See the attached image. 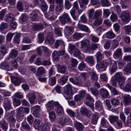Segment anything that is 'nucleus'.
Masks as SVG:
<instances>
[{
  "label": "nucleus",
  "mask_w": 131,
  "mask_h": 131,
  "mask_svg": "<svg viewBox=\"0 0 131 131\" xmlns=\"http://www.w3.org/2000/svg\"><path fill=\"white\" fill-rule=\"evenodd\" d=\"M113 61L110 59L107 60V62L108 64L110 65L109 70L111 73L115 72L117 68V66L116 62L114 61L112 63Z\"/></svg>",
  "instance_id": "39448f33"
},
{
  "label": "nucleus",
  "mask_w": 131,
  "mask_h": 131,
  "mask_svg": "<svg viewBox=\"0 0 131 131\" xmlns=\"http://www.w3.org/2000/svg\"><path fill=\"white\" fill-rule=\"evenodd\" d=\"M85 61L88 63L91 64L94 63V61L93 57L92 56H88L86 57L85 60Z\"/></svg>",
  "instance_id": "4c0bfd02"
},
{
  "label": "nucleus",
  "mask_w": 131,
  "mask_h": 131,
  "mask_svg": "<svg viewBox=\"0 0 131 131\" xmlns=\"http://www.w3.org/2000/svg\"><path fill=\"white\" fill-rule=\"evenodd\" d=\"M29 108L27 107H20L18 108L17 110V113L19 114L21 113L27 114L29 113Z\"/></svg>",
  "instance_id": "ddd939ff"
},
{
  "label": "nucleus",
  "mask_w": 131,
  "mask_h": 131,
  "mask_svg": "<svg viewBox=\"0 0 131 131\" xmlns=\"http://www.w3.org/2000/svg\"><path fill=\"white\" fill-rule=\"evenodd\" d=\"M113 78L114 79L117 81H122V80L125 79L122 73L121 72L116 73L114 75Z\"/></svg>",
  "instance_id": "2eb2a0df"
},
{
  "label": "nucleus",
  "mask_w": 131,
  "mask_h": 131,
  "mask_svg": "<svg viewBox=\"0 0 131 131\" xmlns=\"http://www.w3.org/2000/svg\"><path fill=\"white\" fill-rule=\"evenodd\" d=\"M69 121V119L63 116L59 118V121L60 124L61 125L63 126L65 124Z\"/></svg>",
  "instance_id": "c756f323"
},
{
  "label": "nucleus",
  "mask_w": 131,
  "mask_h": 131,
  "mask_svg": "<svg viewBox=\"0 0 131 131\" xmlns=\"http://www.w3.org/2000/svg\"><path fill=\"white\" fill-rule=\"evenodd\" d=\"M95 19V20L93 23V25L94 26H96L102 24V19L97 18Z\"/></svg>",
  "instance_id": "09e8293b"
},
{
  "label": "nucleus",
  "mask_w": 131,
  "mask_h": 131,
  "mask_svg": "<svg viewBox=\"0 0 131 131\" xmlns=\"http://www.w3.org/2000/svg\"><path fill=\"white\" fill-rule=\"evenodd\" d=\"M45 41L46 42L49 43L51 44L53 43L54 42V40L53 38V34L52 33L50 32L48 34Z\"/></svg>",
  "instance_id": "4468645a"
},
{
  "label": "nucleus",
  "mask_w": 131,
  "mask_h": 131,
  "mask_svg": "<svg viewBox=\"0 0 131 131\" xmlns=\"http://www.w3.org/2000/svg\"><path fill=\"white\" fill-rule=\"evenodd\" d=\"M0 52L1 53L5 54L8 52V50L5 48L4 45H1L0 47Z\"/></svg>",
  "instance_id": "de8ad7c7"
},
{
  "label": "nucleus",
  "mask_w": 131,
  "mask_h": 131,
  "mask_svg": "<svg viewBox=\"0 0 131 131\" xmlns=\"http://www.w3.org/2000/svg\"><path fill=\"white\" fill-rule=\"evenodd\" d=\"M29 17L32 21H36L38 20V15L37 13L35 11L32 12L29 15Z\"/></svg>",
  "instance_id": "4be33fe9"
},
{
  "label": "nucleus",
  "mask_w": 131,
  "mask_h": 131,
  "mask_svg": "<svg viewBox=\"0 0 131 131\" xmlns=\"http://www.w3.org/2000/svg\"><path fill=\"white\" fill-rule=\"evenodd\" d=\"M64 45V42L62 40H57L54 45L55 47L57 48L60 45Z\"/></svg>",
  "instance_id": "680f3d73"
},
{
  "label": "nucleus",
  "mask_w": 131,
  "mask_h": 131,
  "mask_svg": "<svg viewBox=\"0 0 131 131\" xmlns=\"http://www.w3.org/2000/svg\"><path fill=\"white\" fill-rule=\"evenodd\" d=\"M11 101L8 99V98H5L4 99V106L6 110H8L12 108L11 105Z\"/></svg>",
  "instance_id": "1a4fd4ad"
},
{
  "label": "nucleus",
  "mask_w": 131,
  "mask_h": 131,
  "mask_svg": "<svg viewBox=\"0 0 131 131\" xmlns=\"http://www.w3.org/2000/svg\"><path fill=\"white\" fill-rule=\"evenodd\" d=\"M99 92L101 96L104 98L107 97L109 95L108 92L106 89L103 88L100 90Z\"/></svg>",
  "instance_id": "a211bd4d"
},
{
  "label": "nucleus",
  "mask_w": 131,
  "mask_h": 131,
  "mask_svg": "<svg viewBox=\"0 0 131 131\" xmlns=\"http://www.w3.org/2000/svg\"><path fill=\"white\" fill-rule=\"evenodd\" d=\"M18 52L15 49H12L9 54V57L7 59L9 60L10 58L14 59L16 58L18 56Z\"/></svg>",
  "instance_id": "f8f14e48"
},
{
  "label": "nucleus",
  "mask_w": 131,
  "mask_h": 131,
  "mask_svg": "<svg viewBox=\"0 0 131 131\" xmlns=\"http://www.w3.org/2000/svg\"><path fill=\"white\" fill-rule=\"evenodd\" d=\"M42 122L38 119H35L34 123V126L35 128L38 129L39 128H41Z\"/></svg>",
  "instance_id": "aec40b11"
},
{
  "label": "nucleus",
  "mask_w": 131,
  "mask_h": 131,
  "mask_svg": "<svg viewBox=\"0 0 131 131\" xmlns=\"http://www.w3.org/2000/svg\"><path fill=\"white\" fill-rule=\"evenodd\" d=\"M74 127L78 131H82L84 128V126L82 124L78 122H75L74 123Z\"/></svg>",
  "instance_id": "f3484780"
},
{
  "label": "nucleus",
  "mask_w": 131,
  "mask_h": 131,
  "mask_svg": "<svg viewBox=\"0 0 131 131\" xmlns=\"http://www.w3.org/2000/svg\"><path fill=\"white\" fill-rule=\"evenodd\" d=\"M95 56L96 58L97 61L101 60L103 58V55L100 52H98L97 53Z\"/></svg>",
  "instance_id": "338daca9"
},
{
  "label": "nucleus",
  "mask_w": 131,
  "mask_h": 131,
  "mask_svg": "<svg viewBox=\"0 0 131 131\" xmlns=\"http://www.w3.org/2000/svg\"><path fill=\"white\" fill-rule=\"evenodd\" d=\"M49 117L51 120H54L56 118V115L54 111H52L49 113Z\"/></svg>",
  "instance_id": "e2e57ef3"
},
{
  "label": "nucleus",
  "mask_w": 131,
  "mask_h": 131,
  "mask_svg": "<svg viewBox=\"0 0 131 131\" xmlns=\"http://www.w3.org/2000/svg\"><path fill=\"white\" fill-rule=\"evenodd\" d=\"M91 79L93 81H97L98 79V77L96 73L93 71L89 72Z\"/></svg>",
  "instance_id": "a878e982"
},
{
  "label": "nucleus",
  "mask_w": 131,
  "mask_h": 131,
  "mask_svg": "<svg viewBox=\"0 0 131 131\" xmlns=\"http://www.w3.org/2000/svg\"><path fill=\"white\" fill-rule=\"evenodd\" d=\"M15 33H9L6 36V41L7 42L10 41L11 40L13 37Z\"/></svg>",
  "instance_id": "603ef678"
},
{
  "label": "nucleus",
  "mask_w": 131,
  "mask_h": 131,
  "mask_svg": "<svg viewBox=\"0 0 131 131\" xmlns=\"http://www.w3.org/2000/svg\"><path fill=\"white\" fill-rule=\"evenodd\" d=\"M119 17L123 22V24H125L128 23L130 20V16L129 13L126 11L122 12Z\"/></svg>",
  "instance_id": "f03ea898"
},
{
  "label": "nucleus",
  "mask_w": 131,
  "mask_h": 131,
  "mask_svg": "<svg viewBox=\"0 0 131 131\" xmlns=\"http://www.w3.org/2000/svg\"><path fill=\"white\" fill-rule=\"evenodd\" d=\"M54 104L55 107L56 108L57 113L59 116L63 115L64 114V112L62 107L58 102H55Z\"/></svg>",
  "instance_id": "423d86ee"
},
{
  "label": "nucleus",
  "mask_w": 131,
  "mask_h": 131,
  "mask_svg": "<svg viewBox=\"0 0 131 131\" xmlns=\"http://www.w3.org/2000/svg\"><path fill=\"white\" fill-rule=\"evenodd\" d=\"M90 90L92 94L95 96H96L98 95L99 92L96 88H90Z\"/></svg>",
  "instance_id": "4d7b16f0"
},
{
  "label": "nucleus",
  "mask_w": 131,
  "mask_h": 131,
  "mask_svg": "<svg viewBox=\"0 0 131 131\" xmlns=\"http://www.w3.org/2000/svg\"><path fill=\"white\" fill-rule=\"evenodd\" d=\"M69 47L70 49V52L71 54H72L75 50L77 49L75 46L72 44H69Z\"/></svg>",
  "instance_id": "6e6d98bb"
},
{
  "label": "nucleus",
  "mask_w": 131,
  "mask_h": 131,
  "mask_svg": "<svg viewBox=\"0 0 131 131\" xmlns=\"http://www.w3.org/2000/svg\"><path fill=\"white\" fill-rule=\"evenodd\" d=\"M27 96L28 97L30 103L31 104H33L34 102L35 99H36V96L35 94H34L29 93Z\"/></svg>",
  "instance_id": "cd10ccee"
},
{
  "label": "nucleus",
  "mask_w": 131,
  "mask_h": 131,
  "mask_svg": "<svg viewBox=\"0 0 131 131\" xmlns=\"http://www.w3.org/2000/svg\"><path fill=\"white\" fill-rule=\"evenodd\" d=\"M61 29L59 27H56L54 29L55 34L58 36H61L62 34L61 32Z\"/></svg>",
  "instance_id": "37998d69"
},
{
  "label": "nucleus",
  "mask_w": 131,
  "mask_h": 131,
  "mask_svg": "<svg viewBox=\"0 0 131 131\" xmlns=\"http://www.w3.org/2000/svg\"><path fill=\"white\" fill-rule=\"evenodd\" d=\"M81 47L86 48L88 47L90 45V41L87 39H84L81 41Z\"/></svg>",
  "instance_id": "6ab92c4d"
},
{
  "label": "nucleus",
  "mask_w": 131,
  "mask_h": 131,
  "mask_svg": "<svg viewBox=\"0 0 131 131\" xmlns=\"http://www.w3.org/2000/svg\"><path fill=\"white\" fill-rule=\"evenodd\" d=\"M66 111L70 117H74L75 114L72 111L69 109H67Z\"/></svg>",
  "instance_id": "bf43d9fd"
},
{
  "label": "nucleus",
  "mask_w": 131,
  "mask_h": 131,
  "mask_svg": "<svg viewBox=\"0 0 131 131\" xmlns=\"http://www.w3.org/2000/svg\"><path fill=\"white\" fill-rule=\"evenodd\" d=\"M14 18V15L10 13H9L5 16V20L6 21L10 22L12 21Z\"/></svg>",
  "instance_id": "393cba45"
},
{
  "label": "nucleus",
  "mask_w": 131,
  "mask_h": 131,
  "mask_svg": "<svg viewBox=\"0 0 131 131\" xmlns=\"http://www.w3.org/2000/svg\"><path fill=\"white\" fill-rule=\"evenodd\" d=\"M110 18L113 22L117 20V16L116 14L112 13L110 16Z\"/></svg>",
  "instance_id": "13d9d810"
},
{
  "label": "nucleus",
  "mask_w": 131,
  "mask_h": 131,
  "mask_svg": "<svg viewBox=\"0 0 131 131\" xmlns=\"http://www.w3.org/2000/svg\"><path fill=\"white\" fill-rule=\"evenodd\" d=\"M40 7L41 9L43 11H45L47 10V6L45 1L41 2L40 4Z\"/></svg>",
  "instance_id": "8fccbe9b"
},
{
  "label": "nucleus",
  "mask_w": 131,
  "mask_h": 131,
  "mask_svg": "<svg viewBox=\"0 0 131 131\" xmlns=\"http://www.w3.org/2000/svg\"><path fill=\"white\" fill-rule=\"evenodd\" d=\"M113 56L117 58L122 57V49L120 48L117 49L114 52Z\"/></svg>",
  "instance_id": "412c9836"
},
{
  "label": "nucleus",
  "mask_w": 131,
  "mask_h": 131,
  "mask_svg": "<svg viewBox=\"0 0 131 131\" xmlns=\"http://www.w3.org/2000/svg\"><path fill=\"white\" fill-rule=\"evenodd\" d=\"M43 25L41 24H35L33 26V28L35 30L41 29L43 28Z\"/></svg>",
  "instance_id": "c9c22d12"
},
{
  "label": "nucleus",
  "mask_w": 131,
  "mask_h": 131,
  "mask_svg": "<svg viewBox=\"0 0 131 131\" xmlns=\"http://www.w3.org/2000/svg\"><path fill=\"white\" fill-rule=\"evenodd\" d=\"M58 68L59 72L61 73H64L66 71L67 68L65 66L59 65Z\"/></svg>",
  "instance_id": "bb28decb"
},
{
  "label": "nucleus",
  "mask_w": 131,
  "mask_h": 131,
  "mask_svg": "<svg viewBox=\"0 0 131 131\" xmlns=\"http://www.w3.org/2000/svg\"><path fill=\"white\" fill-rule=\"evenodd\" d=\"M77 28L81 30L85 31H88V28L86 26L81 24L78 23L77 25Z\"/></svg>",
  "instance_id": "f704fd0d"
},
{
  "label": "nucleus",
  "mask_w": 131,
  "mask_h": 131,
  "mask_svg": "<svg viewBox=\"0 0 131 131\" xmlns=\"http://www.w3.org/2000/svg\"><path fill=\"white\" fill-rule=\"evenodd\" d=\"M93 8H92L88 10V14L89 19H95L97 18L102 14L101 10H98L95 11Z\"/></svg>",
  "instance_id": "f257e3e1"
},
{
  "label": "nucleus",
  "mask_w": 131,
  "mask_h": 131,
  "mask_svg": "<svg viewBox=\"0 0 131 131\" xmlns=\"http://www.w3.org/2000/svg\"><path fill=\"white\" fill-rule=\"evenodd\" d=\"M44 69L42 67H40L38 68L37 70V73L36 75L38 76H40L45 73Z\"/></svg>",
  "instance_id": "e433bc0d"
},
{
  "label": "nucleus",
  "mask_w": 131,
  "mask_h": 131,
  "mask_svg": "<svg viewBox=\"0 0 131 131\" xmlns=\"http://www.w3.org/2000/svg\"><path fill=\"white\" fill-rule=\"evenodd\" d=\"M97 62V64L96 66V67L98 68H106L108 63L107 62L105 61L100 60Z\"/></svg>",
  "instance_id": "9b49d317"
},
{
  "label": "nucleus",
  "mask_w": 131,
  "mask_h": 131,
  "mask_svg": "<svg viewBox=\"0 0 131 131\" xmlns=\"http://www.w3.org/2000/svg\"><path fill=\"white\" fill-rule=\"evenodd\" d=\"M84 36V34L81 33L76 32L73 35V38L75 39H78Z\"/></svg>",
  "instance_id": "ea45409f"
},
{
  "label": "nucleus",
  "mask_w": 131,
  "mask_h": 131,
  "mask_svg": "<svg viewBox=\"0 0 131 131\" xmlns=\"http://www.w3.org/2000/svg\"><path fill=\"white\" fill-rule=\"evenodd\" d=\"M60 56H62L64 59H67L69 58L68 54L66 53L65 50H64L59 51Z\"/></svg>",
  "instance_id": "a19ab883"
},
{
  "label": "nucleus",
  "mask_w": 131,
  "mask_h": 131,
  "mask_svg": "<svg viewBox=\"0 0 131 131\" xmlns=\"http://www.w3.org/2000/svg\"><path fill=\"white\" fill-rule=\"evenodd\" d=\"M108 119L111 123H113L117 121L118 119V117L117 116L111 115L109 116Z\"/></svg>",
  "instance_id": "7c9ffc66"
},
{
  "label": "nucleus",
  "mask_w": 131,
  "mask_h": 131,
  "mask_svg": "<svg viewBox=\"0 0 131 131\" xmlns=\"http://www.w3.org/2000/svg\"><path fill=\"white\" fill-rule=\"evenodd\" d=\"M123 71L125 72L130 74L131 73V63H129L126 65L123 69Z\"/></svg>",
  "instance_id": "c85d7f7f"
},
{
  "label": "nucleus",
  "mask_w": 131,
  "mask_h": 131,
  "mask_svg": "<svg viewBox=\"0 0 131 131\" xmlns=\"http://www.w3.org/2000/svg\"><path fill=\"white\" fill-rule=\"evenodd\" d=\"M69 80L75 85L80 86L82 84L83 82L82 80L78 77H76L75 80H74L72 78H71L69 79Z\"/></svg>",
  "instance_id": "9d476101"
},
{
  "label": "nucleus",
  "mask_w": 131,
  "mask_h": 131,
  "mask_svg": "<svg viewBox=\"0 0 131 131\" xmlns=\"http://www.w3.org/2000/svg\"><path fill=\"white\" fill-rule=\"evenodd\" d=\"M124 104L128 105L130 104L131 102V97L128 94H125L124 96Z\"/></svg>",
  "instance_id": "b1692460"
},
{
  "label": "nucleus",
  "mask_w": 131,
  "mask_h": 131,
  "mask_svg": "<svg viewBox=\"0 0 131 131\" xmlns=\"http://www.w3.org/2000/svg\"><path fill=\"white\" fill-rule=\"evenodd\" d=\"M49 126L50 124L47 123H45L43 125L42 124L41 128H42L44 131H49Z\"/></svg>",
  "instance_id": "79ce46f5"
},
{
  "label": "nucleus",
  "mask_w": 131,
  "mask_h": 131,
  "mask_svg": "<svg viewBox=\"0 0 131 131\" xmlns=\"http://www.w3.org/2000/svg\"><path fill=\"white\" fill-rule=\"evenodd\" d=\"M60 56L59 51H54L52 53V57L56 61L59 60Z\"/></svg>",
  "instance_id": "2f4dec72"
},
{
  "label": "nucleus",
  "mask_w": 131,
  "mask_h": 131,
  "mask_svg": "<svg viewBox=\"0 0 131 131\" xmlns=\"http://www.w3.org/2000/svg\"><path fill=\"white\" fill-rule=\"evenodd\" d=\"M80 112L81 114L88 117L90 116L91 114V113L90 111L84 108H81L80 110Z\"/></svg>",
  "instance_id": "5701e85b"
},
{
  "label": "nucleus",
  "mask_w": 131,
  "mask_h": 131,
  "mask_svg": "<svg viewBox=\"0 0 131 131\" xmlns=\"http://www.w3.org/2000/svg\"><path fill=\"white\" fill-rule=\"evenodd\" d=\"M119 100L118 99L113 98L111 99V102L112 104L114 106H117L119 103Z\"/></svg>",
  "instance_id": "c03bdc74"
},
{
  "label": "nucleus",
  "mask_w": 131,
  "mask_h": 131,
  "mask_svg": "<svg viewBox=\"0 0 131 131\" xmlns=\"http://www.w3.org/2000/svg\"><path fill=\"white\" fill-rule=\"evenodd\" d=\"M21 127L24 129L30 130V127L27 123L26 122H23L21 124Z\"/></svg>",
  "instance_id": "49530a36"
},
{
  "label": "nucleus",
  "mask_w": 131,
  "mask_h": 131,
  "mask_svg": "<svg viewBox=\"0 0 131 131\" xmlns=\"http://www.w3.org/2000/svg\"><path fill=\"white\" fill-rule=\"evenodd\" d=\"M38 41L39 43H42L44 39V33L40 32L38 35Z\"/></svg>",
  "instance_id": "473e14b6"
},
{
  "label": "nucleus",
  "mask_w": 131,
  "mask_h": 131,
  "mask_svg": "<svg viewBox=\"0 0 131 131\" xmlns=\"http://www.w3.org/2000/svg\"><path fill=\"white\" fill-rule=\"evenodd\" d=\"M58 102H54L52 100L49 101L47 104V108L48 111H51L54 109L53 106H55V103Z\"/></svg>",
  "instance_id": "dca6fc26"
},
{
  "label": "nucleus",
  "mask_w": 131,
  "mask_h": 131,
  "mask_svg": "<svg viewBox=\"0 0 131 131\" xmlns=\"http://www.w3.org/2000/svg\"><path fill=\"white\" fill-rule=\"evenodd\" d=\"M100 78L101 80L102 81H106L108 80V78L105 74H103L100 75Z\"/></svg>",
  "instance_id": "69168bd1"
},
{
  "label": "nucleus",
  "mask_w": 131,
  "mask_h": 131,
  "mask_svg": "<svg viewBox=\"0 0 131 131\" xmlns=\"http://www.w3.org/2000/svg\"><path fill=\"white\" fill-rule=\"evenodd\" d=\"M17 9L19 11H21L23 10L22 2L20 1H18L17 5Z\"/></svg>",
  "instance_id": "3c124183"
},
{
  "label": "nucleus",
  "mask_w": 131,
  "mask_h": 131,
  "mask_svg": "<svg viewBox=\"0 0 131 131\" xmlns=\"http://www.w3.org/2000/svg\"><path fill=\"white\" fill-rule=\"evenodd\" d=\"M64 92L68 96H70L73 94V91L71 85L68 84L65 87Z\"/></svg>",
  "instance_id": "0eeeda50"
},
{
  "label": "nucleus",
  "mask_w": 131,
  "mask_h": 131,
  "mask_svg": "<svg viewBox=\"0 0 131 131\" xmlns=\"http://www.w3.org/2000/svg\"><path fill=\"white\" fill-rule=\"evenodd\" d=\"M15 113L14 111H12L10 113H7L5 115V117L9 120L11 122H15L16 119L14 117Z\"/></svg>",
  "instance_id": "6e6552de"
},
{
  "label": "nucleus",
  "mask_w": 131,
  "mask_h": 131,
  "mask_svg": "<svg viewBox=\"0 0 131 131\" xmlns=\"http://www.w3.org/2000/svg\"><path fill=\"white\" fill-rule=\"evenodd\" d=\"M124 89L126 91H129L131 90V82H129L127 83L125 86Z\"/></svg>",
  "instance_id": "0e129e2a"
},
{
  "label": "nucleus",
  "mask_w": 131,
  "mask_h": 131,
  "mask_svg": "<svg viewBox=\"0 0 131 131\" xmlns=\"http://www.w3.org/2000/svg\"><path fill=\"white\" fill-rule=\"evenodd\" d=\"M98 119V116L96 115H94L92 117L91 121L92 123L93 124L96 123Z\"/></svg>",
  "instance_id": "774afa93"
},
{
  "label": "nucleus",
  "mask_w": 131,
  "mask_h": 131,
  "mask_svg": "<svg viewBox=\"0 0 131 131\" xmlns=\"http://www.w3.org/2000/svg\"><path fill=\"white\" fill-rule=\"evenodd\" d=\"M59 20L61 23L62 24H64L67 22L71 23V20L69 15L64 13L59 17Z\"/></svg>",
  "instance_id": "7ed1b4c3"
},
{
  "label": "nucleus",
  "mask_w": 131,
  "mask_h": 131,
  "mask_svg": "<svg viewBox=\"0 0 131 131\" xmlns=\"http://www.w3.org/2000/svg\"><path fill=\"white\" fill-rule=\"evenodd\" d=\"M101 3L102 6L107 7L111 5L108 0H101Z\"/></svg>",
  "instance_id": "a18cd8bd"
},
{
  "label": "nucleus",
  "mask_w": 131,
  "mask_h": 131,
  "mask_svg": "<svg viewBox=\"0 0 131 131\" xmlns=\"http://www.w3.org/2000/svg\"><path fill=\"white\" fill-rule=\"evenodd\" d=\"M106 37L108 38L112 39L115 37V35L112 31H110L106 34Z\"/></svg>",
  "instance_id": "58836bf2"
},
{
  "label": "nucleus",
  "mask_w": 131,
  "mask_h": 131,
  "mask_svg": "<svg viewBox=\"0 0 131 131\" xmlns=\"http://www.w3.org/2000/svg\"><path fill=\"white\" fill-rule=\"evenodd\" d=\"M12 82L16 86L19 85L20 84L24 82L25 80L20 77H15L14 76L11 77Z\"/></svg>",
  "instance_id": "20e7f679"
},
{
  "label": "nucleus",
  "mask_w": 131,
  "mask_h": 131,
  "mask_svg": "<svg viewBox=\"0 0 131 131\" xmlns=\"http://www.w3.org/2000/svg\"><path fill=\"white\" fill-rule=\"evenodd\" d=\"M21 33L16 32L13 39L14 41L16 43H18L20 41V38L21 36Z\"/></svg>",
  "instance_id": "72a5a7b5"
},
{
  "label": "nucleus",
  "mask_w": 131,
  "mask_h": 131,
  "mask_svg": "<svg viewBox=\"0 0 131 131\" xmlns=\"http://www.w3.org/2000/svg\"><path fill=\"white\" fill-rule=\"evenodd\" d=\"M65 8L67 9H69L71 7V5L70 1L68 0H66L64 3Z\"/></svg>",
  "instance_id": "052dcab7"
},
{
  "label": "nucleus",
  "mask_w": 131,
  "mask_h": 131,
  "mask_svg": "<svg viewBox=\"0 0 131 131\" xmlns=\"http://www.w3.org/2000/svg\"><path fill=\"white\" fill-rule=\"evenodd\" d=\"M70 13L73 19L75 20H77L78 18V17H77L75 15V10H74L73 9H72L70 11Z\"/></svg>",
  "instance_id": "5fc2aeb1"
},
{
  "label": "nucleus",
  "mask_w": 131,
  "mask_h": 131,
  "mask_svg": "<svg viewBox=\"0 0 131 131\" xmlns=\"http://www.w3.org/2000/svg\"><path fill=\"white\" fill-rule=\"evenodd\" d=\"M111 14V12L108 9H105L103 10V16L105 18H107L108 16Z\"/></svg>",
  "instance_id": "864d4df0"
}]
</instances>
